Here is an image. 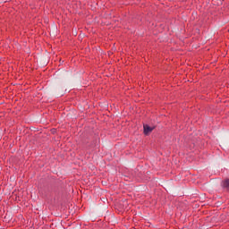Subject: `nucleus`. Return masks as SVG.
<instances>
[{
    "instance_id": "nucleus-1",
    "label": "nucleus",
    "mask_w": 229,
    "mask_h": 229,
    "mask_svg": "<svg viewBox=\"0 0 229 229\" xmlns=\"http://www.w3.org/2000/svg\"><path fill=\"white\" fill-rule=\"evenodd\" d=\"M143 128H144V133H145V135H148V133H151V131H152L153 130H155V127H151V126H149V125H148V124L144 125Z\"/></svg>"
},
{
    "instance_id": "nucleus-2",
    "label": "nucleus",
    "mask_w": 229,
    "mask_h": 229,
    "mask_svg": "<svg viewBox=\"0 0 229 229\" xmlns=\"http://www.w3.org/2000/svg\"><path fill=\"white\" fill-rule=\"evenodd\" d=\"M222 186L224 187V189H229V179L224 181L222 182Z\"/></svg>"
}]
</instances>
